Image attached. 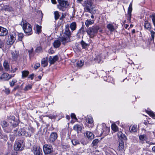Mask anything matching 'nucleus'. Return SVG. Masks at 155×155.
<instances>
[{"mask_svg":"<svg viewBox=\"0 0 155 155\" xmlns=\"http://www.w3.org/2000/svg\"><path fill=\"white\" fill-rule=\"evenodd\" d=\"M104 53L105 54H104V53H102L101 54H98L94 58V60L98 63H100L101 61H102L106 57L108 54V52L107 51L105 52Z\"/></svg>","mask_w":155,"mask_h":155,"instance_id":"10","label":"nucleus"},{"mask_svg":"<svg viewBox=\"0 0 155 155\" xmlns=\"http://www.w3.org/2000/svg\"><path fill=\"white\" fill-rule=\"evenodd\" d=\"M84 136L90 140H92L94 137V135L93 134L89 131H87L85 132L84 134Z\"/></svg>","mask_w":155,"mask_h":155,"instance_id":"18","label":"nucleus"},{"mask_svg":"<svg viewBox=\"0 0 155 155\" xmlns=\"http://www.w3.org/2000/svg\"><path fill=\"white\" fill-rule=\"evenodd\" d=\"M15 136H15V134H14V135L13 136H11L10 137V139L11 141H13L14 140Z\"/></svg>","mask_w":155,"mask_h":155,"instance_id":"62","label":"nucleus"},{"mask_svg":"<svg viewBox=\"0 0 155 155\" xmlns=\"http://www.w3.org/2000/svg\"><path fill=\"white\" fill-rule=\"evenodd\" d=\"M96 133L98 136L102 135L105 136L107 135L110 132V128L106 126L104 123L98 124L96 128Z\"/></svg>","mask_w":155,"mask_h":155,"instance_id":"2","label":"nucleus"},{"mask_svg":"<svg viewBox=\"0 0 155 155\" xmlns=\"http://www.w3.org/2000/svg\"><path fill=\"white\" fill-rule=\"evenodd\" d=\"M132 11V3H131L128 10V18H130L131 17V13Z\"/></svg>","mask_w":155,"mask_h":155,"instance_id":"28","label":"nucleus"},{"mask_svg":"<svg viewBox=\"0 0 155 155\" xmlns=\"http://www.w3.org/2000/svg\"><path fill=\"white\" fill-rule=\"evenodd\" d=\"M71 117L72 118L76 119V115L74 113H71Z\"/></svg>","mask_w":155,"mask_h":155,"instance_id":"60","label":"nucleus"},{"mask_svg":"<svg viewBox=\"0 0 155 155\" xmlns=\"http://www.w3.org/2000/svg\"><path fill=\"white\" fill-rule=\"evenodd\" d=\"M139 138L140 142L143 143L147 139V136L145 134L140 135L139 136Z\"/></svg>","mask_w":155,"mask_h":155,"instance_id":"27","label":"nucleus"},{"mask_svg":"<svg viewBox=\"0 0 155 155\" xmlns=\"http://www.w3.org/2000/svg\"><path fill=\"white\" fill-rule=\"evenodd\" d=\"M43 150L45 154L51 153L53 151L52 146L50 144H45L43 146Z\"/></svg>","mask_w":155,"mask_h":155,"instance_id":"11","label":"nucleus"},{"mask_svg":"<svg viewBox=\"0 0 155 155\" xmlns=\"http://www.w3.org/2000/svg\"><path fill=\"white\" fill-rule=\"evenodd\" d=\"M124 145L123 140H121V142H119V144L118 147V149L119 150L122 151L124 150Z\"/></svg>","mask_w":155,"mask_h":155,"instance_id":"31","label":"nucleus"},{"mask_svg":"<svg viewBox=\"0 0 155 155\" xmlns=\"http://www.w3.org/2000/svg\"><path fill=\"white\" fill-rule=\"evenodd\" d=\"M48 58L46 57L45 58H43L42 59L41 61V64L43 67H45L48 65Z\"/></svg>","mask_w":155,"mask_h":155,"instance_id":"26","label":"nucleus"},{"mask_svg":"<svg viewBox=\"0 0 155 155\" xmlns=\"http://www.w3.org/2000/svg\"><path fill=\"white\" fill-rule=\"evenodd\" d=\"M32 151L35 155H42V151L41 149L38 146L34 145L33 147Z\"/></svg>","mask_w":155,"mask_h":155,"instance_id":"12","label":"nucleus"},{"mask_svg":"<svg viewBox=\"0 0 155 155\" xmlns=\"http://www.w3.org/2000/svg\"><path fill=\"white\" fill-rule=\"evenodd\" d=\"M40 64L38 63H36L34 65V68L36 70L40 67Z\"/></svg>","mask_w":155,"mask_h":155,"instance_id":"54","label":"nucleus"},{"mask_svg":"<svg viewBox=\"0 0 155 155\" xmlns=\"http://www.w3.org/2000/svg\"><path fill=\"white\" fill-rule=\"evenodd\" d=\"M18 39L19 41H21L23 37V34L22 33H19L18 35Z\"/></svg>","mask_w":155,"mask_h":155,"instance_id":"55","label":"nucleus"},{"mask_svg":"<svg viewBox=\"0 0 155 155\" xmlns=\"http://www.w3.org/2000/svg\"><path fill=\"white\" fill-rule=\"evenodd\" d=\"M19 87V85H17L12 90V91H15Z\"/></svg>","mask_w":155,"mask_h":155,"instance_id":"63","label":"nucleus"},{"mask_svg":"<svg viewBox=\"0 0 155 155\" xmlns=\"http://www.w3.org/2000/svg\"><path fill=\"white\" fill-rule=\"evenodd\" d=\"M150 34L151 35V40H154V35L155 34V32L154 31H153L152 30L150 31Z\"/></svg>","mask_w":155,"mask_h":155,"instance_id":"53","label":"nucleus"},{"mask_svg":"<svg viewBox=\"0 0 155 155\" xmlns=\"http://www.w3.org/2000/svg\"><path fill=\"white\" fill-rule=\"evenodd\" d=\"M12 58L15 60H17L18 56V52L16 51H13L12 53Z\"/></svg>","mask_w":155,"mask_h":155,"instance_id":"29","label":"nucleus"},{"mask_svg":"<svg viewBox=\"0 0 155 155\" xmlns=\"http://www.w3.org/2000/svg\"><path fill=\"white\" fill-rule=\"evenodd\" d=\"M94 23L93 21L91 20H87L85 22V25L87 26H88L89 25H92Z\"/></svg>","mask_w":155,"mask_h":155,"instance_id":"46","label":"nucleus"},{"mask_svg":"<svg viewBox=\"0 0 155 155\" xmlns=\"http://www.w3.org/2000/svg\"><path fill=\"white\" fill-rule=\"evenodd\" d=\"M92 0H87L84 1V6L85 10L86 12L91 13V9H92Z\"/></svg>","mask_w":155,"mask_h":155,"instance_id":"9","label":"nucleus"},{"mask_svg":"<svg viewBox=\"0 0 155 155\" xmlns=\"http://www.w3.org/2000/svg\"><path fill=\"white\" fill-rule=\"evenodd\" d=\"M18 127L15 128L13 129V133L15 134V136H16L20 137L21 136H25L27 137L28 134H27V132L26 131L24 128H21L18 131Z\"/></svg>","mask_w":155,"mask_h":155,"instance_id":"8","label":"nucleus"},{"mask_svg":"<svg viewBox=\"0 0 155 155\" xmlns=\"http://www.w3.org/2000/svg\"><path fill=\"white\" fill-rule=\"evenodd\" d=\"M107 27L111 32L114 31L115 30L114 26L111 24H108L107 26Z\"/></svg>","mask_w":155,"mask_h":155,"instance_id":"36","label":"nucleus"},{"mask_svg":"<svg viewBox=\"0 0 155 155\" xmlns=\"http://www.w3.org/2000/svg\"><path fill=\"white\" fill-rule=\"evenodd\" d=\"M57 1L59 4L57 5L58 8L62 11H65L69 5L68 1L65 0H57Z\"/></svg>","mask_w":155,"mask_h":155,"instance_id":"7","label":"nucleus"},{"mask_svg":"<svg viewBox=\"0 0 155 155\" xmlns=\"http://www.w3.org/2000/svg\"><path fill=\"white\" fill-rule=\"evenodd\" d=\"M48 52L49 54H52L54 53V51L53 49H49Z\"/></svg>","mask_w":155,"mask_h":155,"instance_id":"57","label":"nucleus"},{"mask_svg":"<svg viewBox=\"0 0 155 155\" xmlns=\"http://www.w3.org/2000/svg\"><path fill=\"white\" fill-rule=\"evenodd\" d=\"M36 31L38 33H40L41 31V27L37 25L36 27Z\"/></svg>","mask_w":155,"mask_h":155,"instance_id":"51","label":"nucleus"},{"mask_svg":"<svg viewBox=\"0 0 155 155\" xmlns=\"http://www.w3.org/2000/svg\"><path fill=\"white\" fill-rule=\"evenodd\" d=\"M14 74L10 75L7 73H4L2 74L0 77V78L4 81L8 80L12 77L14 76Z\"/></svg>","mask_w":155,"mask_h":155,"instance_id":"13","label":"nucleus"},{"mask_svg":"<svg viewBox=\"0 0 155 155\" xmlns=\"http://www.w3.org/2000/svg\"><path fill=\"white\" fill-rule=\"evenodd\" d=\"M112 130L114 132L117 131L118 130V128L117 126L115 124H113L111 126Z\"/></svg>","mask_w":155,"mask_h":155,"instance_id":"41","label":"nucleus"},{"mask_svg":"<svg viewBox=\"0 0 155 155\" xmlns=\"http://www.w3.org/2000/svg\"><path fill=\"white\" fill-rule=\"evenodd\" d=\"M3 9L5 11L11 12L13 10V8L11 6L8 5H5L3 7Z\"/></svg>","mask_w":155,"mask_h":155,"instance_id":"33","label":"nucleus"},{"mask_svg":"<svg viewBox=\"0 0 155 155\" xmlns=\"http://www.w3.org/2000/svg\"><path fill=\"white\" fill-rule=\"evenodd\" d=\"M69 26L66 25L65 26L64 32L61 36L59 37L58 40L54 41L53 45L55 48H59L61 44V41L63 45L70 41V37L71 33L69 29Z\"/></svg>","mask_w":155,"mask_h":155,"instance_id":"1","label":"nucleus"},{"mask_svg":"<svg viewBox=\"0 0 155 155\" xmlns=\"http://www.w3.org/2000/svg\"><path fill=\"white\" fill-rule=\"evenodd\" d=\"M3 66L6 71H8L10 70L9 64L6 61L4 62Z\"/></svg>","mask_w":155,"mask_h":155,"instance_id":"32","label":"nucleus"},{"mask_svg":"<svg viewBox=\"0 0 155 155\" xmlns=\"http://www.w3.org/2000/svg\"><path fill=\"white\" fill-rule=\"evenodd\" d=\"M76 23L75 22H72L70 25V28L72 31L75 30L76 28Z\"/></svg>","mask_w":155,"mask_h":155,"instance_id":"34","label":"nucleus"},{"mask_svg":"<svg viewBox=\"0 0 155 155\" xmlns=\"http://www.w3.org/2000/svg\"><path fill=\"white\" fill-rule=\"evenodd\" d=\"M85 32L84 28L82 26L78 31L77 34V36L78 38H80L81 35H83Z\"/></svg>","mask_w":155,"mask_h":155,"instance_id":"20","label":"nucleus"},{"mask_svg":"<svg viewBox=\"0 0 155 155\" xmlns=\"http://www.w3.org/2000/svg\"><path fill=\"white\" fill-rule=\"evenodd\" d=\"M84 64V61L81 60L78 61L77 63V66L79 67H82L83 65Z\"/></svg>","mask_w":155,"mask_h":155,"instance_id":"43","label":"nucleus"},{"mask_svg":"<svg viewBox=\"0 0 155 155\" xmlns=\"http://www.w3.org/2000/svg\"><path fill=\"white\" fill-rule=\"evenodd\" d=\"M34 47L35 48H41V46L39 42H38L37 43H35L34 45Z\"/></svg>","mask_w":155,"mask_h":155,"instance_id":"50","label":"nucleus"},{"mask_svg":"<svg viewBox=\"0 0 155 155\" xmlns=\"http://www.w3.org/2000/svg\"><path fill=\"white\" fill-rule=\"evenodd\" d=\"M71 142L72 144L75 146L76 145L79 144L80 143L79 141L75 139L72 140H71Z\"/></svg>","mask_w":155,"mask_h":155,"instance_id":"47","label":"nucleus"},{"mask_svg":"<svg viewBox=\"0 0 155 155\" xmlns=\"http://www.w3.org/2000/svg\"><path fill=\"white\" fill-rule=\"evenodd\" d=\"M58 137V135L55 132H52L51 133L49 137V140L51 143L54 142Z\"/></svg>","mask_w":155,"mask_h":155,"instance_id":"14","label":"nucleus"},{"mask_svg":"<svg viewBox=\"0 0 155 155\" xmlns=\"http://www.w3.org/2000/svg\"><path fill=\"white\" fill-rule=\"evenodd\" d=\"M99 142L98 139H96L93 140L92 142V144L93 146H96Z\"/></svg>","mask_w":155,"mask_h":155,"instance_id":"48","label":"nucleus"},{"mask_svg":"<svg viewBox=\"0 0 155 155\" xmlns=\"http://www.w3.org/2000/svg\"><path fill=\"white\" fill-rule=\"evenodd\" d=\"M58 59V57L57 55H55L53 57L50 56L48 58L49 63L51 64H54Z\"/></svg>","mask_w":155,"mask_h":155,"instance_id":"15","label":"nucleus"},{"mask_svg":"<svg viewBox=\"0 0 155 155\" xmlns=\"http://www.w3.org/2000/svg\"><path fill=\"white\" fill-rule=\"evenodd\" d=\"M81 43L83 48H87L88 47L89 45V44H88L86 43L83 40H82L81 42Z\"/></svg>","mask_w":155,"mask_h":155,"instance_id":"39","label":"nucleus"},{"mask_svg":"<svg viewBox=\"0 0 155 155\" xmlns=\"http://www.w3.org/2000/svg\"><path fill=\"white\" fill-rule=\"evenodd\" d=\"M51 1L52 3L53 4H55L57 3L56 0H51Z\"/></svg>","mask_w":155,"mask_h":155,"instance_id":"64","label":"nucleus"},{"mask_svg":"<svg viewBox=\"0 0 155 155\" xmlns=\"http://www.w3.org/2000/svg\"><path fill=\"white\" fill-rule=\"evenodd\" d=\"M117 136L121 140H125L126 139L125 135L124 134H123L122 132H118L117 134Z\"/></svg>","mask_w":155,"mask_h":155,"instance_id":"21","label":"nucleus"},{"mask_svg":"<svg viewBox=\"0 0 155 155\" xmlns=\"http://www.w3.org/2000/svg\"><path fill=\"white\" fill-rule=\"evenodd\" d=\"M146 112L147 113L153 118L155 119V114L153 112L150 111H147Z\"/></svg>","mask_w":155,"mask_h":155,"instance_id":"44","label":"nucleus"},{"mask_svg":"<svg viewBox=\"0 0 155 155\" xmlns=\"http://www.w3.org/2000/svg\"><path fill=\"white\" fill-rule=\"evenodd\" d=\"M32 87V85L31 84H28L24 88L23 90L25 91H27L28 90H30Z\"/></svg>","mask_w":155,"mask_h":155,"instance_id":"45","label":"nucleus"},{"mask_svg":"<svg viewBox=\"0 0 155 155\" xmlns=\"http://www.w3.org/2000/svg\"><path fill=\"white\" fill-rule=\"evenodd\" d=\"M4 44V42L0 40V48L3 47Z\"/></svg>","mask_w":155,"mask_h":155,"instance_id":"59","label":"nucleus"},{"mask_svg":"<svg viewBox=\"0 0 155 155\" xmlns=\"http://www.w3.org/2000/svg\"><path fill=\"white\" fill-rule=\"evenodd\" d=\"M49 118L51 119H55L56 117V115L54 114H50L47 116Z\"/></svg>","mask_w":155,"mask_h":155,"instance_id":"49","label":"nucleus"},{"mask_svg":"<svg viewBox=\"0 0 155 155\" xmlns=\"http://www.w3.org/2000/svg\"><path fill=\"white\" fill-rule=\"evenodd\" d=\"M17 82V81L15 79H13L12 80L10 81L9 84L10 86L12 87H13Z\"/></svg>","mask_w":155,"mask_h":155,"instance_id":"40","label":"nucleus"},{"mask_svg":"<svg viewBox=\"0 0 155 155\" xmlns=\"http://www.w3.org/2000/svg\"><path fill=\"white\" fill-rule=\"evenodd\" d=\"M25 142L22 140H19L15 142L14 145V149L16 151H21L24 149Z\"/></svg>","mask_w":155,"mask_h":155,"instance_id":"6","label":"nucleus"},{"mask_svg":"<svg viewBox=\"0 0 155 155\" xmlns=\"http://www.w3.org/2000/svg\"><path fill=\"white\" fill-rule=\"evenodd\" d=\"M100 28L99 26L94 25L89 28L86 31L89 36L91 38H93L97 33Z\"/></svg>","mask_w":155,"mask_h":155,"instance_id":"4","label":"nucleus"},{"mask_svg":"<svg viewBox=\"0 0 155 155\" xmlns=\"http://www.w3.org/2000/svg\"><path fill=\"white\" fill-rule=\"evenodd\" d=\"M18 68H15L13 69H12L11 70V72L12 73H14L17 70Z\"/></svg>","mask_w":155,"mask_h":155,"instance_id":"61","label":"nucleus"},{"mask_svg":"<svg viewBox=\"0 0 155 155\" xmlns=\"http://www.w3.org/2000/svg\"><path fill=\"white\" fill-rule=\"evenodd\" d=\"M144 27L145 28L149 31H150L151 28V26L150 23L147 20L144 22Z\"/></svg>","mask_w":155,"mask_h":155,"instance_id":"22","label":"nucleus"},{"mask_svg":"<svg viewBox=\"0 0 155 155\" xmlns=\"http://www.w3.org/2000/svg\"><path fill=\"white\" fill-rule=\"evenodd\" d=\"M129 130L131 133H134L136 132V127L135 126L131 125L129 127Z\"/></svg>","mask_w":155,"mask_h":155,"instance_id":"37","label":"nucleus"},{"mask_svg":"<svg viewBox=\"0 0 155 155\" xmlns=\"http://www.w3.org/2000/svg\"><path fill=\"white\" fill-rule=\"evenodd\" d=\"M110 78V77L109 76L108 77V78H107V77L105 76L104 78V80L105 81H106L107 82H110L113 80V78H110V80H109V79Z\"/></svg>","mask_w":155,"mask_h":155,"instance_id":"52","label":"nucleus"},{"mask_svg":"<svg viewBox=\"0 0 155 155\" xmlns=\"http://www.w3.org/2000/svg\"><path fill=\"white\" fill-rule=\"evenodd\" d=\"M15 117L13 115H10L7 117L8 121L10 123V127L5 129V131L7 133L11 132L13 128L18 126V123L15 120Z\"/></svg>","mask_w":155,"mask_h":155,"instance_id":"3","label":"nucleus"},{"mask_svg":"<svg viewBox=\"0 0 155 155\" xmlns=\"http://www.w3.org/2000/svg\"><path fill=\"white\" fill-rule=\"evenodd\" d=\"M54 17L55 20H57L60 16L59 12L58 11H55L54 12Z\"/></svg>","mask_w":155,"mask_h":155,"instance_id":"42","label":"nucleus"},{"mask_svg":"<svg viewBox=\"0 0 155 155\" xmlns=\"http://www.w3.org/2000/svg\"><path fill=\"white\" fill-rule=\"evenodd\" d=\"M34 75H35L34 74H31L29 75L28 78L30 79L31 80H32L34 79Z\"/></svg>","mask_w":155,"mask_h":155,"instance_id":"56","label":"nucleus"},{"mask_svg":"<svg viewBox=\"0 0 155 155\" xmlns=\"http://www.w3.org/2000/svg\"><path fill=\"white\" fill-rule=\"evenodd\" d=\"M149 16L150 18H151L153 25L155 26V13H153L150 15Z\"/></svg>","mask_w":155,"mask_h":155,"instance_id":"38","label":"nucleus"},{"mask_svg":"<svg viewBox=\"0 0 155 155\" xmlns=\"http://www.w3.org/2000/svg\"><path fill=\"white\" fill-rule=\"evenodd\" d=\"M14 42L8 39V41H7L6 43L7 44V47L8 48L12 47H12H13V44Z\"/></svg>","mask_w":155,"mask_h":155,"instance_id":"35","label":"nucleus"},{"mask_svg":"<svg viewBox=\"0 0 155 155\" xmlns=\"http://www.w3.org/2000/svg\"><path fill=\"white\" fill-rule=\"evenodd\" d=\"M5 93L7 94H8L10 93V90L9 88H5Z\"/></svg>","mask_w":155,"mask_h":155,"instance_id":"58","label":"nucleus"},{"mask_svg":"<svg viewBox=\"0 0 155 155\" xmlns=\"http://www.w3.org/2000/svg\"><path fill=\"white\" fill-rule=\"evenodd\" d=\"M28 131H27V134H28V135L27 136V137H30L35 131V129L30 126L28 127Z\"/></svg>","mask_w":155,"mask_h":155,"instance_id":"16","label":"nucleus"},{"mask_svg":"<svg viewBox=\"0 0 155 155\" xmlns=\"http://www.w3.org/2000/svg\"><path fill=\"white\" fill-rule=\"evenodd\" d=\"M8 34L7 30L2 27L0 30V36H5Z\"/></svg>","mask_w":155,"mask_h":155,"instance_id":"19","label":"nucleus"},{"mask_svg":"<svg viewBox=\"0 0 155 155\" xmlns=\"http://www.w3.org/2000/svg\"><path fill=\"white\" fill-rule=\"evenodd\" d=\"M21 78L22 79L27 77L29 74V72L28 71L24 70L21 72Z\"/></svg>","mask_w":155,"mask_h":155,"instance_id":"30","label":"nucleus"},{"mask_svg":"<svg viewBox=\"0 0 155 155\" xmlns=\"http://www.w3.org/2000/svg\"><path fill=\"white\" fill-rule=\"evenodd\" d=\"M82 127L83 125L82 124H76L74 126L73 129L76 131L78 133H79L81 132Z\"/></svg>","mask_w":155,"mask_h":155,"instance_id":"17","label":"nucleus"},{"mask_svg":"<svg viewBox=\"0 0 155 155\" xmlns=\"http://www.w3.org/2000/svg\"><path fill=\"white\" fill-rule=\"evenodd\" d=\"M23 23L22 28L25 32L28 35H31L32 34V28L31 25L25 21H22Z\"/></svg>","mask_w":155,"mask_h":155,"instance_id":"5","label":"nucleus"},{"mask_svg":"<svg viewBox=\"0 0 155 155\" xmlns=\"http://www.w3.org/2000/svg\"><path fill=\"white\" fill-rule=\"evenodd\" d=\"M16 36V33L14 32H13L10 34V37L8 39L14 42L15 40Z\"/></svg>","mask_w":155,"mask_h":155,"instance_id":"24","label":"nucleus"},{"mask_svg":"<svg viewBox=\"0 0 155 155\" xmlns=\"http://www.w3.org/2000/svg\"><path fill=\"white\" fill-rule=\"evenodd\" d=\"M1 124L4 130L5 129L10 127V125L8 127H7L8 125V124L5 120L2 121Z\"/></svg>","mask_w":155,"mask_h":155,"instance_id":"25","label":"nucleus"},{"mask_svg":"<svg viewBox=\"0 0 155 155\" xmlns=\"http://www.w3.org/2000/svg\"><path fill=\"white\" fill-rule=\"evenodd\" d=\"M86 122L89 124H92L94 122L93 117L90 115H87L86 118Z\"/></svg>","mask_w":155,"mask_h":155,"instance_id":"23","label":"nucleus"}]
</instances>
